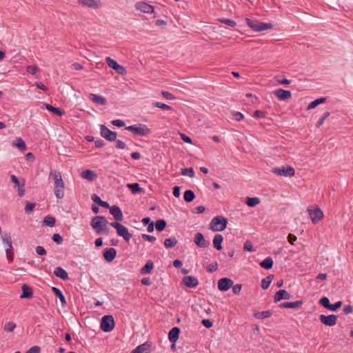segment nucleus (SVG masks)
<instances>
[{"mask_svg":"<svg viewBox=\"0 0 353 353\" xmlns=\"http://www.w3.org/2000/svg\"><path fill=\"white\" fill-rule=\"evenodd\" d=\"M50 176L52 177L54 182V195L57 199H62L64 196L65 184L62 179L60 172L51 171Z\"/></svg>","mask_w":353,"mask_h":353,"instance_id":"obj_1","label":"nucleus"},{"mask_svg":"<svg viewBox=\"0 0 353 353\" xmlns=\"http://www.w3.org/2000/svg\"><path fill=\"white\" fill-rule=\"evenodd\" d=\"M245 22L246 24L255 32H261L273 28V25L270 23H263L249 18L245 19Z\"/></svg>","mask_w":353,"mask_h":353,"instance_id":"obj_2","label":"nucleus"},{"mask_svg":"<svg viewBox=\"0 0 353 353\" xmlns=\"http://www.w3.org/2000/svg\"><path fill=\"white\" fill-rule=\"evenodd\" d=\"M228 224L226 218L222 216H216L214 217L210 223V229L213 232L223 231Z\"/></svg>","mask_w":353,"mask_h":353,"instance_id":"obj_3","label":"nucleus"},{"mask_svg":"<svg viewBox=\"0 0 353 353\" xmlns=\"http://www.w3.org/2000/svg\"><path fill=\"white\" fill-rule=\"evenodd\" d=\"M105 223H108V222L106 218L103 216H93L90 221V225L95 230L97 234L103 233Z\"/></svg>","mask_w":353,"mask_h":353,"instance_id":"obj_4","label":"nucleus"},{"mask_svg":"<svg viewBox=\"0 0 353 353\" xmlns=\"http://www.w3.org/2000/svg\"><path fill=\"white\" fill-rule=\"evenodd\" d=\"M2 242L6 252L7 259L11 263L13 261L14 256L11 236L8 234L3 235L2 236Z\"/></svg>","mask_w":353,"mask_h":353,"instance_id":"obj_5","label":"nucleus"},{"mask_svg":"<svg viewBox=\"0 0 353 353\" xmlns=\"http://www.w3.org/2000/svg\"><path fill=\"white\" fill-rule=\"evenodd\" d=\"M125 129L131 132L134 135L137 136H148L151 133V130L145 124H136L130 125L125 128Z\"/></svg>","mask_w":353,"mask_h":353,"instance_id":"obj_6","label":"nucleus"},{"mask_svg":"<svg viewBox=\"0 0 353 353\" xmlns=\"http://www.w3.org/2000/svg\"><path fill=\"white\" fill-rule=\"evenodd\" d=\"M110 225L117 230V234L122 236L123 239L128 242L132 237V234L129 233V231L126 227L121 225L117 221L112 222Z\"/></svg>","mask_w":353,"mask_h":353,"instance_id":"obj_7","label":"nucleus"},{"mask_svg":"<svg viewBox=\"0 0 353 353\" xmlns=\"http://www.w3.org/2000/svg\"><path fill=\"white\" fill-rule=\"evenodd\" d=\"M115 325L114 318L111 315H105L102 317L100 327L105 332H111Z\"/></svg>","mask_w":353,"mask_h":353,"instance_id":"obj_8","label":"nucleus"},{"mask_svg":"<svg viewBox=\"0 0 353 353\" xmlns=\"http://www.w3.org/2000/svg\"><path fill=\"white\" fill-rule=\"evenodd\" d=\"M272 172L279 176H293L295 174L294 169L291 166L274 168Z\"/></svg>","mask_w":353,"mask_h":353,"instance_id":"obj_9","label":"nucleus"},{"mask_svg":"<svg viewBox=\"0 0 353 353\" xmlns=\"http://www.w3.org/2000/svg\"><path fill=\"white\" fill-rule=\"evenodd\" d=\"M100 134L102 137L109 141H114L116 140L117 134L108 129L105 125H100Z\"/></svg>","mask_w":353,"mask_h":353,"instance_id":"obj_10","label":"nucleus"},{"mask_svg":"<svg viewBox=\"0 0 353 353\" xmlns=\"http://www.w3.org/2000/svg\"><path fill=\"white\" fill-rule=\"evenodd\" d=\"M307 211H308L310 217L312 220V222L314 224L317 223L324 216L323 211L318 207H316L314 210L308 209Z\"/></svg>","mask_w":353,"mask_h":353,"instance_id":"obj_11","label":"nucleus"},{"mask_svg":"<svg viewBox=\"0 0 353 353\" xmlns=\"http://www.w3.org/2000/svg\"><path fill=\"white\" fill-rule=\"evenodd\" d=\"M337 316L334 314H330L328 316H325L324 314H321L319 316V320L320 321L327 326H334L337 323Z\"/></svg>","mask_w":353,"mask_h":353,"instance_id":"obj_12","label":"nucleus"},{"mask_svg":"<svg viewBox=\"0 0 353 353\" xmlns=\"http://www.w3.org/2000/svg\"><path fill=\"white\" fill-rule=\"evenodd\" d=\"M11 181L14 184L15 187H17L18 195L21 197L25 194V181L23 179L22 182H20L18 178L12 174L10 176Z\"/></svg>","mask_w":353,"mask_h":353,"instance_id":"obj_13","label":"nucleus"},{"mask_svg":"<svg viewBox=\"0 0 353 353\" xmlns=\"http://www.w3.org/2000/svg\"><path fill=\"white\" fill-rule=\"evenodd\" d=\"M137 10L146 14H152L154 12V8L145 1H139L135 4Z\"/></svg>","mask_w":353,"mask_h":353,"instance_id":"obj_14","label":"nucleus"},{"mask_svg":"<svg viewBox=\"0 0 353 353\" xmlns=\"http://www.w3.org/2000/svg\"><path fill=\"white\" fill-rule=\"evenodd\" d=\"M233 285V281L228 278H222L218 281V289L220 291L225 292L228 290Z\"/></svg>","mask_w":353,"mask_h":353,"instance_id":"obj_15","label":"nucleus"},{"mask_svg":"<svg viewBox=\"0 0 353 353\" xmlns=\"http://www.w3.org/2000/svg\"><path fill=\"white\" fill-rule=\"evenodd\" d=\"M194 243L199 248H205L210 245V242L207 241L201 232H197L194 239Z\"/></svg>","mask_w":353,"mask_h":353,"instance_id":"obj_16","label":"nucleus"},{"mask_svg":"<svg viewBox=\"0 0 353 353\" xmlns=\"http://www.w3.org/2000/svg\"><path fill=\"white\" fill-rule=\"evenodd\" d=\"M182 283L190 288H194L198 286V279L192 276H185L182 279Z\"/></svg>","mask_w":353,"mask_h":353,"instance_id":"obj_17","label":"nucleus"},{"mask_svg":"<svg viewBox=\"0 0 353 353\" xmlns=\"http://www.w3.org/2000/svg\"><path fill=\"white\" fill-rule=\"evenodd\" d=\"M79 2L84 6L92 9H98L102 7L103 3L101 0H78Z\"/></svg>","mask_w":353,"mask_h":353,"instance_id":"obj_18","label":"nucleus"},{"mask_svg":"<svg viewBox=\"0 0 353 353\" xmlns=\"http://www.w3.org/2000/svg\"><path fill=\"white\" fill-rule=\"evenodd\" d=\"M274 94L280 100L285 101L292 97V93L289 90H285L281 88L276 89L273 92Z\"/></svg>","mask_w":353,"mask_h":353,"instance_id":"obj_19","label":"nucleus"},{"mask_svg":"<svg viewBox=\"0 0 353 353\" xmlns=\"http://www.w3.org/2000/svg\"><path fill=\"white\" fill-rule=\"evenodd\" d=\"M103 255L107 262H112L117 256V250L113 248H105Z\"/></svg>","mask_w":353,"mask_h":353,"instance_id":"obj_20","label":"nucleus"},{"mask_svg":"<svg viewBox=\"0 0 353 353\" xmlns=\"http://www.w3.org/2000/svg\"><path fill=\"white\" fill-rule=\"evenodd\" d=\"M110 214L114 216L117 221H121L123 219V215L121 210L117 205H112L110 208Z\"/></svg>","mask_w":353,"mask_h":353,"instance_id":"obj_21","label":"nucleus"},{"mask_svg":"<svg viewBox=\"0 0 353 353\" xmlns=\"http://www.w3.org/2000/svg\"><path fill=\"white\" fill-rule=\"evenodd\" d=\"M292 295L285 290H280L277 291L274 296V302H279L282 299H290Z\"/></svg>","mask_w":353,"mask_h":353,"instance_id":"obj_22","label":"nucleus"},{"mask_svg":"<svg viewBox=\"0 0 353 353\" xmlns=\"http://www.w3.org/2000/svg\"><path fill=\"white\" fill-rule=\"evenodd\" d=\"M303 304V301L299 300L294 302H283L279 304L280 308H299L301 307Z\"/></svg>","mask_w":353,"mask_h":353,"instance_id":"obj_23","label":"nucleus"},{"mask_svg":"<svg viewBox=\"0 0 353 353\" xmlns=\"http://www.w3.org/2000/svg\"><path fill=\"white\" fill-rule=\"evenodd\" d=\"M180 328L178 327H174L172 328L168 333V339L170 342L174 343L177 341L179 337Z\"/></svg>","mask_w":353,"mask_h":353,"instance_id":"obj_24","label":"nucleus"},{"mask_svg":"<svg viewBox=\"0 0 353 353\" xmlns=\"http://www.w3.org/2000/svg\"><path fill=\"white\" fill-rule=\"evenodd\" d=\"M150 347V344L145 343L137 347L131 353H150L151 351Z\"/></svg>","mask_w":353,"mask_h":353,"instance_id":"obj_25","label":"nucleus"},{"mask_svg":"<svg viewBox=\"0 0 353 353\" xmlns=\"http://www.w3.org/2000/svg\"><path fill=\"white\" fill-rule=\"evenodd\" d=\"M81 176L83 179H85L89 181H93L97 177L95 172L91 170H85V171H83L81 173Z\"/></svg>","mask_w":353,"mask_h":353,"instance_id":"obj_26","label":"nucleus"},{"mask_svg":"<svg viewBox=\"0 0 353 353\" xmlns=\"http://www.w3.org/2000/svg\"><path fill=\"white\" fill-rule=\"evenodd\" d=\"M54 274L63 280L68 279V272L61 267H57L54 270Z\"/></svg>","mask_w":353,"mask_h":353,"instance_id":"obj_27","label":"nucleus"},{"mask_svg":"<svg viewBox=\"0 0 353 353\" xmlns=\"http://www.w3.org/2000/svg\"><path fill=\"white\" fill-rule=\"evenodd\" d=\"M223 241V237L220 234H216L213 239V245L217 250H222L221 243Z\"/></svg>","mask_w":353,"mask_h":353,"instance_id":"obj_28","label":"nucleus"},{"mask_svg":"<svg viewBox=\"0 0 353 353\" xmlns=\"http://www.w3.org/2000/svg\"><path fill=\"white\" fill-rule=\"evenodd\" d=\"M22 292L23 293L20 296L21 299H30L32 297V290L26 284L22 285Z\"/></svg>","mask_w":353,"mask_h":353,"instance_id":"obj_29","label":"nucleus"},{"mask_svg":"<svg viewBox=\"0 0 353 353\" xmlns=\"http://www.w3.org/2000/svg\"><path fill=\"white\" fill-rule=\"evenodd\" d=\"M52 291L53 292L54 294L59 299L62 306L64 307L66 305V300L62 292L56 287H52Z\"/></svg>","mask_w":353,"mask_h":353,"instance_id":"obj_30","label":"nucleus"},{"mask_svg":"<svg viewBox=\"0 0 353 353\" xmlns=\"http://www.w3.org/2000/svg\"><path fill=\"white\" fill-rule=\"evenodd\" d=\"M90 99L95 103H98V104H100V105H105L106 103H107V101L106 99L101 97V96H99L97 94H90Z\"/></svg>","mask_w":353,"mask_h":353,"instance_id":"obj_31","label":"nucleus"},{"mask_svg":"<svg viewBox=\"0 0 353 353\" xmlns=\"http://www.w3.org/2000/svg\"><path fill=\"white\" fill-rule=\"evenodd\" d=\"M272 314V310H268L263 312H257L254 314V316L257 319H263L270 317Z\"/></svg>","mask_w":353,"mask_h":353,"instance_id":"obj_32","label":"nucleus"},{"mask_svg":"<svg viewBox=\"0 0 353 353\" xmlns=\"http://www.w3.org/2000/svg\"><path fill=\"white\" fill-rule=\"evenodd\" d=\"M154 268V263L152 261H148L145 265L141 268L140 272L141 274H147L151 272Z\"/></svg>","mask_w":353,"mask_h":353,"instance_id":"obj_33","label":"nucleus"},{"mask_svg":"<svg viewBox=\"0 0 353 353\" xmlns=\"http://www.w3.org/2000/svg\"><path fill=\"white\" fill-rule=\"evenodd\" d=\"M45 106L48 110H49L50 112H51L52 113H53L55 115L62 116L65 114V112L63 110H61L59 108H55L50 104L46 103Z\"/></svg>","mask_w":353,"mask_h":353,"instance_id":"obj_34","label":"nucleus"},{"mask_svg":"<svg viewBox=\"0 0 353 353\" xmlns=\"http://www.w3.org/2000/svg\"><path fill=\"white\" fill-rule=\"evenodd\" d=\"M273 260L271 257H267L263 261H262L259 265L261 268L265 270H270L273 266Z\"/></svg>","mask_w":353,"mask_h":353,"instance_id":"obj_35","label":"nucleus"},{"mask_svg":"<svg viewBox=\"0 0 353 353\" xmlns=\"http://www.w3.org/2000/svg\"><path fill=\"white\" fill-rule=\"evenodd\" d=\"M13 145L18 148L20 151H25L26 150V145L24 141L21 138H17L13 142Z\"/></svg>","mask_w":353,"mask_h":353,"instance_id":"obj_36","label":"nucleus"},{"mask_svg":"<svg viewBox=\"0 0 353 353\" xmlns=\"http://www.w3.org/2000/svg\"><path fill=\"white\" fill-rule=\"evenodd\" d=\"M178 241L175 237H171L169 239H166L164 241V246L166 248H172L177 244Z\"/></svg>","mask_w":353,"mask_h":353,"instance_id":"obj_37","label":"nucleus"},{"mask_svg":"<svg viewBox=\"0 0 353 353\" xmlns=\"http://www.w3.org/2000/svg\"><path fill=\"white\" fill-rule=\"evenodd\" d=\"M274 278L273 275H269L267 277L264 278L261 281V288L263 290H266L269 288L272 279Z\"/></svg>","mask_w":353,"mask_h":353,"instance_id":"obj_38","label":"nucleus"},{"mask_svg":"<svg viewBox=\"0 0 353 353\" xmlns=\"http://www.w3.org/2000/svg\"><path fill=\"white\" fill-rule=\"evenodd\" d=\"M326 98L325 97H321L319 99H317L313 101H312L307 106V110H311L314 108H316L318 105L321 104L324 102H325Z\"/></svg>","mask_w":353,"mask_h":353,"instance_id":"obj_39","label":"nucleus"},{"mask_svg":"<svg viewBox=\"0 0 353 353\" xmlns=\"http://www.w3.org/2000/svg\"><path fill=\"white\" fill-rule=\"evenodd\" d=\"M183 198L186 202L190 203L194 199L195 194L192 190H188L184 192Z\"/></svg>","mask_w":353,"mask_h":353,"instance_id":"obj_40","label":"nucleus"},{"mask_svg":"<svg viewBox=\"0 0 353 353\" xmlns=\"http://www.w3.org/2000/svg\"><path fill=\"white\" fill-rule=\"evenodd\" d=\"M166 221L163 219H159L155 223L156 230L159 232L163 231L166 227Z\"/></svg>","mask_w":353,"mask_h":353,"instance_id":"obj_41","label":"nucleus"},{"mask_svg":"<svg viewBox=\"0 0 353 353\" xmlns=\"http://www.w3.org/2000/svg\"><path fill=\"white\" fill-rule=\"evenodd\" d=\"M55 219L53 216H47L44 218L43 223L45 225L49 226V227H54L55 225Z\"/></svg>","mask_w":353,"mask_h":353,"instance_id":"obj_42","label":"nucleus"},{"mask_svg":"<svg viewBox=\"0 0 353 353\" xmlns=\"http://www.w3.org/2000/svg\"><path fill=\"white\" fill-rule=\"evenodd\" d=\"M260 203V199L258 197H247L246 204L249 207H254Z\"/></svg>","mask_w":353,"mask_h":353,"instance_id":"obj_43","label":"nucleus"},{"mask_svg":"<svg viewBox=\"0 0 353 353\" xmlns=\"http://www.w3.org/2000/svg\"><path fill=\"white\" fill-rule=\"evenodd\" d=\"M127 187L130 189L132 192L133 194H137L139 193L141 190V188H140L139 183H128Z\"/></svg>","mask_w":353,"mask_h":353,"instance_id":"obj_44","label":"nucleus"},{"mask_svg":"<svg viewBox=\"0 0 353 353\" xmlns=\"http://www.w3.org/2000/svg\"><path fill=\"white\" fill-rule=\"evenodd\" d=\"M153 106L154 107H157V108H161V109H163V110H172V107L167 105V104H165V103H161V102H154L152 103Z\"/></svg>","mask_w":353,"mask_h":353,"instance_id":"obj_45","label":"nucleus"},{"mask_svg":"<svg viewBox=\"0 0 353 353\" xmlns=\"http://www.w3.org/2000/svg\"><path fill=\"white\" fill-rule=\"evenodd\" d=\"M105 61H106V63H107L108 65L110 68H112L113 70H114V69L116 68V67H117V66L118 65V64H119L116 61H114V59H111V58H110V57H107L105 58Z\"/></svg>","mask_w":353,"mask_h":353,"instance_id":"obj_46","label":"nucleus"},{"mask_svg":"<svg viewBox=\"0 0 353 353\" xmlns=\"http://www.w3.org/2000/svg\"><path fill=\"white\" fill-rule=\"evenodd\" d=\"M319 303L323 306L325 308L329 310V307L330 306V300L326 296H324V297H322L320 300H319Z\"/></svg>","mask_w":353,"mask_h":353,"instance_id":"obj_47","label":"nucleus"},{"mask_svg":"<svg viewBox=\"0 0 353 353\" xmlns=\"http://www.w3.org/2000/svg\"><path fill=\"white\" fill-rule=\"evenodd\" d=\"M181 174L190 177H194V172L192 168L182 169Z\"/></svg>","mask_w":353,"mask_h":353,"instance_id":"obj_48","label":"nucleus"},{"mask_svg":"<svg viewBox=\"0 0 353 353\" xmlns=\"http://www.w3.org/2000/svg\"><path fill=\"white\" fill-rule=\"evenodd\" d=\"M219 21L230 27H234L236 25V23L234 21L229 19H219Z\"/></svg>","mask_w":353,"mask_h":353,"instance_id":"obj_49","label":"nucleus"},{"mask_svg":"<svg viewBox=\"0 0 353 353\" xmlns=\"http://www.w3.org/2000/svg\"><path fill=\"white\" fill-rule=\"evenodd\" d=\"M16 327V324L13 322H8L4 325V330L6 332H12Z\"/></svg>","mask_w":353,"mask_h":353,"instance_id":"obj_50","label":"nucleus"},{"mask_svg":"<svg viewBox=\"0 0 353 353\" xmlns=\"http://www.w3.org/2000/svg\"><path fill=\"white\" fill-rule=\"evenodd\" d=\"M27 72L32 75H35L39 72V68L34 65H28L27 67Z\"/></svg>","mask_w":353,"mask_h":353,"instance_id":"obj_51","label":"nucleus"},{"mask_svg":"<svg viewBox=\"0 0 353 353\" xmlns=\"http://www.w3.org/2000/svg\"><path fill=\"white\" fill-rule=\"evenodd\" d=\"M34 208L35 203L28 202L24 209L25 212L29 214L33 211Z\"/></svg>","mask_w":353,"mask_h":353,"instance_id":"obj_52","label":"nucleus"},{"mask_svg":"<svg viewBox=\"0 0 353 353\" xmlns=\"http://www.w3.org/2000/svg\"><path fill=\"white\" fill-rule=\"evenodd\" d=\"M52 239L57 244L60 245L63 243V237L59 234H54L52 236Z\"/></svg>","mask_w":353,"mask_h":353,"instance_id":"obj_53","label":"nucleus"},{"mask_svg":"<svg viewBox=\"0 0 353 353\" xmlns=\"http://www.w3.org/2000/svg\"><path fill=\"white\" fill-rule=\"evenodd\" d=\"M232 117L233 119L236 121H240L243 119L244 116L243 114L240 112H232Z\"/></svg>","mask_w":353,"mask_h":353,"instance_id":"obj_54","label":"nucleus"},{"mask_svg":"<svg viewBox=\"0 0 353 353\" xmlns=\"http://www.w3.org/2000/svg\"><path fill=\"white\" fill-rule=\"evenodd\" d=\"M35 251L37 254L40 256H45L47 254L46 249L40 245H38L35 248Z\"/></svg>","mask_w":353,"mask_h":353,"instance_id":"obj_55","label":"nucleus"},{"mask_svg":"<svg viewBox=\"0 0 353 353\" xmlns=\"http://www.w3.org/2000/svg\"><path fill=\"white\" fill-rule=\"evenodd\" d=\"M243 250L245 251L253 252L255 250L253 248L252 244L250 241H247L245 242L243 245Z\"/></svg>","mask_w":353,"mask_h":353,"instance_id":"obj_56","label":"nucleus"},{"mask_svg":"<svg viewBox=\"0 0 353 353\" xmlns=\"http://www.w3.org/2000/svg\"><path fill=\"white\" fill-rule=\"evenodd\" d=\"M341 305H342V302L341 301H339L336 303H335L334 304H331L329 307V310L336 311L339 308L341 307Z\"/></svg>","mask_w":353,"mask_h":353,"instance_id":"obj_57","label":"nucleus"},{"mask_svg":"<svg viewBox=\"0 0 353 353\" xmlns=\"http://www.w3.org/2000/svg\"><path fill=\"white\" fill-rule=\"evenodd\" d=\"M352 312H353V305H347L343 308V312L345 315L350 314Z\"/></svg>","mask_w":353,"mask_h":353,"instance_id":"obj_58","label":"nucleus"},{"mask_svg":"<svg viewBox=\"0 0 353 353\" xmlns=\"http://www.w3.org/2000/svg\"><path fill=\"white\" fill-rule=\"evenodd\" d=\"M218 269V264L217 263H215L214 264H209L207 266V270L209 272H214L216 271Z\"/></svg>","mask_w":353,"mask_h":353,"instance_id":"obj_59","label":"nucleus"},{"mask_svg":"<svg viewBox=\"0 0 353 353\" xmlns=\"http://www.w3.org/2000/svg\"><path fill=\"white\" fill-rule=\"evenodd\" d=\"M232 287V292L234 294H239L242 288V285L241 284H236Z\"/></svg>","mask_w":353,"mask_h":353,"instance_id":"obj_60","label":"nucleus"},{"mask_svg":"<svg viewBox=\"0 0 353 353\" xmlns=\"http://www.w3.org/2000/svg\"><path fill=\"white\" fill-rule=\"evenodd\" d=\"M112 124L119 128L125 126L124 121L121 119L113 120Z\"/></svg>","mask_w":353,"mask_h":353,"instance_id":"obj_61","label":"nucleus"},{"mask_svg":"<svg viewBox=\"0 0 353 353\" xmlns=\"http://www.w3.org/2000/svg\"><path fill=\"white\" fill-rule=\"evenodd\" d=\"M276 80L280 84H290L291 83L290 80L285 78L281 79L280 77H276Z\"/></svg>","mask_w":353,"mask_h":353,"instance_id":"obj_62","label":"nucleus"},{"mask_svg":"<svg viewBox=\"0 0 353 353\" xmlns=\"http://www.w3.org/2000/svg\"><path fill=\"white\" fill-rule=\"evenodd\" d=\"M114 70L119 74H124L126 72L125 68L119 64H118Z\"/></svg>","mask_w":353,"mask_h":353,"instance_id":"obj_63","label":"nucleus"},{"mask_svg":"<svg viewBox=\"0 0 353 353\" xmlns=\"http://www.w3.org/2000/svg\"><path fill=\"white\" fill-rule=\"evenodd\" d=\"M201 323L207 328H210L213 325V323L209 319H203Z\"/></svg>","mask_w":353,"mask_h":353,"instance_id":"obj_64","label":"nucleus"}]
</instances>
